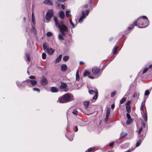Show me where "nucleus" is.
Returning a JSON list of instances; mask_svg holds the SVG:
<instances>
[{
  "mask_svg": "<svg viewBox=\"0 0 152 152\" xmlns=\"http://www.w3.org/2000/svg\"><path fill=\"white\" fill-rule=\"evenodd\" d=\"M149 24V21L146 16H143L139 18L134 22L133 25L139 28H144L147 26Z\"/></svg>",
  "mask_w": 152,
  "mask_h": 152,
  "instance_id": "1",
  "label": "nucleus"
},
{
  "mask_svg": "<svg viewBox=\"0 0 152 152\" xmlns=\"http://www.w3.org/2000/svg\"><path fill=\"white\" fill-rule=\"evenodd\" d=\"M53 19L54 20L56 26V27H58L60 30L62 34L63 35L65 36V32H67L68 31V28L63 23V21H61L59 23L58 21L56 18L55 16H53Z\"/></svg>",
  "mask_w": 152,
  "mask_h": 152,
  "instance_id": "2",
  "label": "nucleus"
},
{
  "mask_svg": "<svg viewBox=\"0 0 152 152\" xmlns=\"http://www.w3.org/2000/svg\"><path fill=\"white\" fill-rule=\"evenodd\" d=\"M73 95L71 94H66L61 97L58 98V101L60 103H66L74 99Z\"/></svg>",
  "mask_w": 152,
  "mask_h": 152,
  "instance_id": "3",
  "label": "nucleus"
},
{
  "mask_svg": "<svg viewBox=\"0 0 152 152\" xmlns=\"http://www.w3.org/2000/svg\"><path fill=\"white\" fill-rule=\"evenodd\" d=\"M99 68L96 67H93L92 69V72L94 75H97L95 77L97 78L102 73V71L101 72H99Z\"/></svg>",
  "mask_w": 152,
  "mask_h": 152,
  "instance_id": "4",
  "label": "nucleus"
},
{
  "mask_svg": "<svg viewBox=\"0 0 152 152\" xmlns=\"http://www.w3.org/2000/svg\"><path fill=\"white\" fill-rule=\"evenodd\" d=\"M53 15V11L52 10H48L46 13L45 17L46 20L48 21H50Z\"/></svg>",
  "mask_w": 152,
  "mask_h": 152,
  "instance_id": "5",
  "label": "nucleus"
},
{
  "mask_svg": "<svg viewBox=\"0 0 152 152\" xmlns=\"http://www.w3.org/2000/svg\"><path fill=\"white\" fill-rule=\"evenodd\" d=\"M89 93L91 95H94V96L93 98V99L96 100L97 98L98 91L97 90L95 89L94 90H89Z\"/></svg>",
  "mask_w": 152,
  "mask_h": 152,
  "instance_id": "6",
  "label": "nucleus"
},
{
  "mask_svg": "<svg viewBox=\"0 0 152 152\" xmlns=\"http://www.w3.org/2000/svg\"><path fill=\"white\" fill-rule=\"evenodd\" d=\"M25 82L26 83V85L29 86H30L29 83H31L32 86H34L37 83V81L35 80H25Z\"/></svg>",
  "mask_w": 152,
  "mask_h": 152,
  "instance_id": "7",
  "label": "nucleus"
},
{
  "mask_svg": "<svg viewBox=\"0 0 152 152\" xmlns=\"http://www.w3.org/2000/svg\"><path fill=\"white\" fill-rule=\"evenodd\" d=\"M82 16L78 20L80 23H82L83 21V20L85 19L86 17L84 11L83 10L82 11Z\"/></svg>",
  "mask_w": 152,
  "mask_h": 152,
  "instance_id": "8",
  "label": "nucleus"
},
{
  "mask_svg": "<svg viewBox=\"0 0 152 152\" xmlns=\"http://www.w3.org/2000/svg\"><path fill=\"white\" fill-rule=\"evenodd\" d=\"M25 81L22 82L17 81L16 84L18 86L19 88H21L24 86L26 83L25 82Z\"/></svg>",
  "mask_w": 152,
  "mask_h": 152,
  "instance_id": "9",
  "label": "nucleus"
},
{
  "mask_svg": "<svg viewBox=\"0 0 152 152\" xmlns=\"http://www.w3.org/2000/svg\"><path fill=\"white\" fill-rule=\"evenodd\" d=\"M41 83L42 86H45L48 83V82L47 79L44 76H43L42 77L41 81Z\"/></svg>",
  "mask_w": 152,
  "mask_h": 152,
  "instance_id": "10",
  "label": "nucleus"
},
{
  "mask_svg": "<svg viewBox=\"0 0 152 152\" xmlns=\"http://www.w3.org/2000/svg\"><path fill=\"white\" fill-rule=\"evenodd\" d=\"M43 3L45 4L46 5H53V1L52 0H45L44 1Z\"/></svg>",
  "mask_w": 152,
  "mask_h": 152,
  "instance_id": "11",
  "label": "nucleus"
},
{
  "mask_svg": "<svg viewBox=\"0 0 152 152\" xmlns=\"http://www.w3.org/2000/svg\"><path fill=\"white\" fill-rule=\"evenodd\" d=\"M148 67H144L143 70H141L139 72L140 74L142 75L145 73L148 70Z\"/></svg>",
  "mask_w": 152,
  "mask_h": 152,
  "instance_id": "12",
  "label": "nucleus"
},
{
  "mask_svg": "<svg viewBox=\"0 0 152 152\" xmlns=\"http://www.w3.org/2000/svg\"><path fill=\"white\" fill-rule=\"evenodd\" d=\"M50 55H52L54 52V50L52 48H49L46 51Z\"/></svg>",
  "mask_w": 152,
  "mask_h": 152,
  "instance_id": "13",
  "label": "nucleus"
},
{
  "mask_svg": "<svg viewBox=\"0 0 152 152\" xmlns=\"http://www.w3.org/2000/svg\"><path fill=\"white\" fill-rule=\"evenodd\" d=\"M58 15L61 19H63L64 18V13L63 11H60L58 14Z\"/></svg>",
  "mask_w": 152,
  "mask_h": 152,
  "instance_id": "14",
  "label": "nucleus"
},
{
  "mask_svg": "<svg viewBox=\"0 0 152 152\" xmlns=\"http://www.w3.org/2000/svg\"><path fill=\"white\" fill-rule=\"evenodd\" d=\"M67 68L66 64H63L61 66V70L62 72H65Z\"/></svg>",
  "mask_w": 152,
  "mask_h": 152,
  "instance_id": "15",
  "label": "nucleus"
},
{
  "mask_svg": "<svg viewBox=\"0 0 152 152\" xmlns=\"http://www.w3.org/2000/svg\"><path fill=\"white\" fill-rule=\"evenodd\" d=\"M62 57V55H59L58 57L56 59L55 61V64H57L59 63L61 61Z\"/></svg>",
  "mask_w": 152,
  "mask_h": 152,
  "instance_id": "16",
  "label": "nucleus"
},
{
  "mask_svg": "<svg viewBox=\"0 0 152 152\" xmlns=\"http://www.w3.org/2000/svg\"><path fill=\"white\" fill-rule=\"evenodd\" d=\"M31 32L33 33L34 34H36L37 32L36 29L33 25H32V27L31 30Z\"/></svg>",
  "mask_w": 152,
  "mask_h": 152,
  "instance_id": "17",
  "label": "nucleus"
},
{
  "mask_svg": "<svg viewBox=\"0 0 152 152\" xmlns=\"http://www.w3.org/2000/svg\"><path fill=\"white\" fill-rule=\"evenodd\" d=\"M118 46H115L113 49V54L115 55L116 54L117 49L118 48Z\"/></svg>",
  "mask_w": 152,
  "mask_h": 152,
  "instance_id": "18",
  "label": "nucleus"
},
{
  "mask_svg": "<svg viewBox=\"0 0 152 152\" xmlns=\"http://www.w3.org/2000/svg\"><path fill=\"white\" fill-rule=\"evenodd\" d=\"M145 99H144L143 102H142L141 103V106L140 107V110L141 112L143 111V108L145 106Z\"/></svg>",
  "mask_w": 152,
  "mask_h": 152,
  "instance_id": "19",
  "label": "nucleus"
},
{
  "mask_svg": "<svg viewBox=\"0 0 152 152\" xmlns=\"http://www.w3.org/2000/svg\"><path fill=\"white\" fill-rule=\"evenodd\" d=\"M66 87L67 85L66 83H61V85L60 87L61 89H64L66 88Z\"/></svg>",
  "mask_w": 152,
  "mask_h": 152,
  "instance_id": "20",
  "label": "nucleus"
},
{
  "mask_svg": "<svg viewBox=\"0 0 152 152\" xmlns=\"http://www.w3.org/2000/svg\"><path fill=\"white\" fill-rule=\"evenodd\" d=\"M51 91L53 92H56L58 91V89L54 87H52L51 88Z\"/></svg>",
  "mask_w": 152,
  "mask_h": 152,
  "instance_id": "21",
  "label": "nucleus"
},
{
  "mask_svg": "<svg viewBox=\"0 0 152 152\" xmlns=\"http://www.w3.org/2000/svg\"><path fill=\"white\" fill-rule=\"evenodd\" d=\"M110 112V107L107 108L106 110V116H109Z\"/></svg>",
  "mask_w": 152,
  "mask_h": 152,
  "instance_id": "22",
  "label": "nucleus"
},
{
  "mask_svg": "<svg viewBox=\"0 0 152 152\" xmlns=\"http://www.w3.org/2000/svg\"><path fill=\"white\" fill-rule=\"evenodd\" d=\"M127 135V133L126 132H121L120 135L121 138H123L125 137Z\"/></svg>",
  "mask_w": 152,
  "mask_h": 152,
  "instance_id": "23",
  "label": "nucleus"
},
{
  "mask_svg": "<svg viewBox=\"0 0 152 152\" xmlns=\"http://www.w3.org/2000/svg\"><path fill=\"white\" fill-rule=\"evenodd\" d=\"M32 20L34 25L35 24V18L34 13L32 12Z\"/></svg>",
  "mask_w": 152,
  "mask_h": 152,
  "instance_id": "24",
  "label": "nucleus"
},
{
  "mask_svg": "<svg viewBox=\"0 0 152 152\" xmlns=\"http://www.w3.org/2000/svg\"><path fill=\"white\" fill-rule=\"evenodd\" d=\"M126 97H125V96H124L122 99L120 101V104H121L124 103V102L126 101Z\"/></svg>",
  "mask_w": 152,
  "mask_h": 152,
  "instance_id": "25",
  "label": "nucleus"
},
{
  "mask_svg": "<svg viewBox=\"0 0 152 152\" xmlns=\"http://www.w3.org/2000/svg\"><path fill=\"white\" fill-rule=\"evenodd\" d=\"M143 124V127L145 129V131H146L148 129L147 125V123H143V122H142Z\"/></svg>",
  "mask_w": 152,
  "mask_h": 152,
  "instance_id": "26",
  "label": "nucleus"
},
{
  "mask_svg": "<svg viewBox=\"0 0 152 152\" xmlns=\"http://www.w3.org/2000/svg\"><path fill=\"white\" fill-rule=\"evenodd\" d=\"M126 110L128 113H130L131 112V107L130 105H126Z\"/></svg>",
  "mask_w": 152,
  "mask_h": 152,
  "instance_id": "27",
  "label": "nucleus"
},
{
  "mask_svg": "<svg viewBox=\"0 0 152 152\" xmlns=\"http://www.w3.org/2000/svg\"><path fill=\"white\" fill-rule=\"evenodd\" d=\"M90 74V72H89L86 71L83 73V75L84 77H86L87 76L89 75Z\"/></svg>",
  "mask_w": 152,
  "mask_h": 152,
  "instance_id": "28",
  "label": "nucleus"
},
{
  "mask_svg": "<svg viewBox=\"0 0 152 152\" xmlns=\"http://www.w3.org/2000/svg\"><path fill=\"white\" fill-rule=\"evenodd\" d=\"M142 117L145 121L146 122L147 121V115L146 114H144L142 115Z\"/></svg>",
  "mask_w": 152,
  "mask_h": 152,
  "instance_id": "29",
  "label": "nucleus"
},
{
  "mask_svg": "<svg viewBox=\"0 0 152 152\" xmlns=\"http://www.w3.org/2000/svg\"><path fill=\"white\" fill-rule=\"evenodd\" d=\"M78 70H77L76 73V80L79 81L80 80V77L78 74Z\"/></svg>",
  "mask_w": 152,
  "mask_h": 152,
  "instance_id": "30",
  "label": "nucleus"
},
{
  "mask_svg": "<svg viewBox=\"0 0 152 152\" xmlns=\"http://www.w3.org/2000/svg\"><path fill=\"white\" fill-rule=\"evenodd\" d=\"M89 102L88 101H85L84 102V104L86 108H88V107Z\"/></svg>",
  "mask_w": 152,
  "mask_h": 152,
  "instance_id": "31",
  "label": "nucleus"
},
{
  "mask_svg": "<svg viewBox=\"0 0 152 152\" xmlns=\"http://www.w3.org/2000/svg\"><path fill=\"white\" fill-rule=\"evenodd\" d=\"M95 148V147H93L90 148L88 149L85 152H90L94 150Z\"/></svg>",
  "mask_w": 152,
  "mask_h": 152,
  "instance_id": "32",
  "label": "nucleus"
},
{
  "mask_svg": "<svg viewBox=\"0 0 152 152\" xmlns=\"http://www.w3.org/2000/svg\"><path fill=\"white\" fill-rule=\"evenodd\" d=\"M141 139H139L138 140V141L137 142V143H136V147H137L138 146H139L140 143H141Z\"/></svg>",
  "mask_w": 152,
  "mask_h": 152,
  "instance_id": "33",
  "label": "nucleus"
},
{
  "mask_svg": "<svg viewBox=\"0 0 152 152\" xmlns=\"http://www.w3.org/2000/svg\"><path fill=\"white\" fill-rule=\"evenodd\" d=\"M26 56L27 58V60L28 61H30L31 60L30 57L29 56V55L27 53H26Z\"/></svg>",
  "mask_w": 152,
  "mask_h": 152,
  "instance_id": "34",
  "label": "nucleus"
},
{
  "mask_svg": "<svg viewBox=\"0 0 152 152\" xmlns=\"http://www.w3.org/2000/svg\"><path fill=\"white\" fill-rule=\"evenodd\" d=\"M69 59V57L68 56H65L63 57V59L65 61H67Z\"/></svg>",
  "mask_w": 152,
  "mask_h": 152,
  "instance_id": "35",
  "label": "nucleus"
},
{
  "mask_svg": "<svg viewBox=\"0 0 152 152\" xmlns=\"http://www.w3.org/2000/svg\"><path fill=\"white\" fill-rule=\"evenodd\" d=\"M70 12V11L69 10L66 11V15L67 17H68L70 15V14L69 13Z\"/></svg>",
  "mask_w": 152,
  "mask_h": 152,
  "instance_id": "36",
  "label": "nucleus"
},
{
  "mask_svg": "<svg viewBox=\"0 0 152 152\" xmlns=\"http://www.w3.org/2000/svg\"><path fill=\"white\" fill-rule=\"evenodd\" d=\"M58 39H59L61 40H62L64 39V38L62 37V35L61 34L58 35Z\"/></svg>",
  "mask_w": 152,
  "mask_h": 152,
  "instance_id": "37",
  "label": "nucleus"
},
{
  "mask_svg": "<svg viewBox=\"0 0 152 152\" xmlns=\"http://www.w3.org/2000/svg\"><path fill=\"white\" fill-rule=\"evenodd\" d=\"M72 113L74 115H77L78 113V111L76 110H74L72 111Z\"/></svg>",
  "mask_w": 152,
  "mask_h": 152,
  "instance_id": "38",
  "label": "nucleus"
},
{
  "mask_svg": "<svg viewBox=\"0 0 152 152\" xmlns=\"http://www.w3.org/2000/svg\"><path fill=\"white\" fill-rule=\"evenodd\" d=\"M46 54L45 53H43L42 54V58L43 59H45L46 58Z\"/></svg>",
  "mask_w": 152,
  "mask_h": 152,
  "instance_id": "39",
  "label": "nucleus"
},
{
  "mask_svg": "<svg viewBox=\"0 0 152 152\" xmlns=\"http://www.w3.org/2000/svg\"><path fill=\"white\" fill-rule=\"evenodd\" d=\"M69 20V22H70L73 28H74L75 27H76V25H74L72 22V19H70Z\"/></svg>",
  "mask_w": 152,
  "mask_h": 152,
  "instance_id": "40",
  "label": "nucleus"
},
{
  "mask_svg": "<svg viewBox=\"0 0 152 152\" xmlns=\"http://www.w3.org/2000/svg\"><path fill=\"white\" fill-rule=\"evenodd\" d=\"M33 90L34 91H36L38 92H40V89L37 88H33Z\"/></svg>",
  "mask_w": 152,
  "mask_h": 152,
  "instance_id": "41",
  "label": "nucleus"
},
{
  "mask_svg": "<svg viewBox=\"0 0 152 152\" xmlns=\"http://www.w3.org/2000/svg\"><path fill=\"white\" fill-rule=\"evenodd\" d=\"M150 94L149 91L148 90H146L145 93V96H148Z\"/></svg>",
  "mask_w": 152,
  "mask_h": 152,
  "instance_id": "42",
  "label": "nucleus"
},
{
  "mask_svg": "<svg viewBox=\"0 0 152 152\" xmlns=\"http://www.w3.org/2000/svg\"><path fill=\"white\" fill-rule=\"evenodd\" d=\"M129 120L127 121H126V124L127 125H128L130 124L132 122V120Z\"/></svg>",
  "mask_w": 152,
  "mask_h": 152,
  "instance_id": "43",
  "label": "nucleus"
},
{
  "mask_svg": "<svg viewBox=\"0 0 152 152\" xmlns=\"http://www.w3.org/2000/svg\"><path fill=\"white\" fill-rule=\"evenodd\" d=\"M116 92L115 91L112 92L111 94V97H113L116 94Z\"/></svg>",
  "mask_w": 152,
  "mask_h": 152,
  "instance_id": "44",
  "label": "nucleus"
},
{
  "mask_svg": "<svg viewBox=\"0 0 152 152\" xmlns=\"http://www.w3.org/2000/svg\"><path fill=\"white\" fill-rule=\"evenodd\" d=\"M129 113H127L126 114V116L128 120H131V117L130 115L129 114Z\"/></svg>",
  "mask_w": 152,
  "mask_h": 152,
  "instance_id": "45",
  "label": "nucleus"
},
{
  "mask_svg": "<svg viewBox=\"0 0 152 152\" xmlns=\"http://www.w3.org/2000/svg\"><path fill=\"white\" fill-rule=\"evenodd\" d=\"M43 46L44 50L45 51H46L47 49H48V48H47L46 45L45 44H43Z\"/></svg>",
  "mask_w": 152,
  "mask_h": 152,
  "instance_id": "46",
  "label": "nucleus"
},
{
  "mask_svg": "<svg viewBox=\"0 0 152 152\" xmlns=\"http://www.w3.org/2000/svg\"><path fill=\"white\" fill-rule=\"evenodd\" d=\"M133 29V28H132L131 26H129L128 28L127 29V30H128V32H129V33L130 32V31H129L132 30Z\"/></svg>",
  "mask_w": 152,
  "mask_h": 152,
  "instance_id": "47",
  "label": "nucleus"
},
{
  "mask_svg": "<svg viewBox=\"0 0 152 152\" xmlns=\"http://www.w3.org/2000/svg\"><path fill=\"white\" fill-rule=\"evenodd\" d=\"M52 35V33L50 32H48L47 33V35L48 37L51 36Z\"/></svg>",
  "mask_w": 152,
  "mask_h": 152,
  "instance_id": "48",
  "label": "nucleus"
},
{
  "mask_svg": "<svg viewBox=\"0 0 152 152\" xmlns=\"http://www.w3.org/2000/svg\"><path fill=\"white\" fill-rule=\"evenodd\" d=\"M142 130V127H140L138 131V134H140Z\"/></svg>",
  "mask_w": 152,
  "mask_h": 152,
  "instance_id": "49",
  "label": "nucleus"
},
{
  "mask_svg": "<svg viewBox=\"0 0 152 152\" xmlns=\"http://www.w3.org/2000/svg\"><path fill=\"white\" fill-rule=\"evenodd\" d=\"M29 78L31 79H34L35 78V77L34 76H29Z\"/></svg>",
  "mask_w": 152,
  "mask_h": 152,
  "instance_id": "50",
  "label": "nucleus"
},
{
  "mask_svg": "<svg viewBox=\"0 0 152 152\" xmlns=\"http://www.w3.org/2000/svg\"><path fill=\"white\" fill-rule=\"evenodd\" d=\"M89 12V10H87L86 11V16L88 15Z\"/></svg>",
  "mask_w": 152,
  "mask_h": 152,
  "instance_id": "51",
  "label": "nucleus"
},
{
  "mask_svg": "<svg viewBox=\"0 0 152 152\" xmlns=\"http://www.w3.org/2000/svg\"><path fill=\"white\" fill-rule=\"evenodd\" d=\"M137 94L136 93H134L133 96L134 98L137 97Z\"/></svg>",
  "mask_w": 152,
  "mask_h": 152,
  "instance_id": "52",
  "label": "nucleus"
},
{
  "mask_svg": "<svg viewBox=\"0 0 152 152\" xmlns=\"http://www.w3.org/2000/svg\"><path fill=\"white\" fill-rule=\"evenodd\" d=\"M109 116H106V118L105 119V121H107L108 119Z\"/></svg>",
  "mask_w": 152,
  "mask_h": 152,
  "instance_id": "53",
  "label": "nucleus"
},
{
  "mask_svg": "<svg viewBox=\"0 0 152 152\" xmlns=\"http://www.w3.org/2000/svg\"><path fill=\"white\" fill-rule=\"evenodd\" d=\"M130 101H129V100L127 102V103H126V105H130Z\"/></svg>",
  "mask_w": 152,
  "mask_h": 152,
  "instance_id": "54",
  "label": "nucleus"
},
{
  "mask_svg": "<svg viewBox=\"0 0 152 152\" xmlns=\"http://www.w3.org/2000/svg\"><path fill=\"white\" fill-rule=\"evenodd\" d=\"M88 77L91 79H94L95 78L94 76L90 75L88 76Z\"/></svg>",
  "mask_w": 152,
  "mask_h": 152,
  "instance_id": "55",
  "label": "nucleus"
},
{
  "mask_svg": "<svg viewBox=\"0 0 152 152\" xmlns=\"http://www.w3.org/2000/svg\"><path fill=\"white\" fill-rule=\"evenodd\" d=\"M61 7L64 10L65 9V6L63 4H61Z\"/></svg>",
  "mask_w": 152,
  "mask_h": 152,
  "instance_id": "56",
  "label": "nucleus"
},
{
  "mask_svg": "<svg viewBox=\"0 0 152 152\" xmlns=\"http://www.w3.org/2000/svg\"><path fill=\"white\" fill-rule=\"evenodd\" d=\"M66 0H57V1L59 2H63L65 1Z\"/></svg>",
  "mask_w": 152,
  "mask_h": 152,
  "instance_id": "57",
  "label": "nucleus"
},
{
  "mask_svg": "<svg viewBox=\"0 0 152 152\" xmlns=\"http://www.w3.org/2000/svg\"><path fill=\"white\" fill-rule=\"evenodd\" d=\"M148 69H151V68H152V64L150 65L148 67Z\"/></svg>",
  "mask_w": 152,
  "mask_h": 152,
  "instance_id": "58",
  "label": "nucleus"
},
{
  "mask_svg": "<svg viewBox=\"0 0 152 152\" xmlns=\"http://www.w3.org/2000/svg\"><path fill=\"white\" fill-rule=\"evenodd\" d=\"M113 145V142H111L109 146L110 147H111Z\"/></svg>",
  "mask_w": 152,
  "mask_h": 152,
  "instance_id": "59",
  "label": "nucleus"
},
{
  "mask_svg": "<svg viewBox=\"0 0 152 152\" xmlns=\"http://www.w3.org/2000/svg\"><path fill=\"white\" fill-rule=\"evenodd\" d=\"M115 107V105L114 104H112L111 106V108L112 109H113Z\"/></svg>",
  "mask_w": 152,
  "mask_h": 152,
  "instance_id": "60",
  "label": "nucleus"
},
{
  "mask_svg": "<svg viewBox=\"0 0 152 152\" xmlns=\"http://www.w3.org/2000/svg\"><path fill=\"white\" fill-rule=\"evenodd\" d=\"M75 128H76V130H75V132H77L78 130V128L77 126H75Z\"/></svg>",
  "mask_w": 152,
  "mask_h": 152,
  "instance_id": "61",
  "label": "nucleus"
},
{
  "mask_svg": "<svg viewBox=\"0 0 152 152\" xmlns=\"http://www.w3.org/2000/svg\"><path fill=\"white\" fill-rule=\"evenodd\" d=\"M84 7L85 8H87L88 7V5L87 4H86L84 6Z\"/></svg>",
  "mask_w": 152,
  "mask_h": 152,
  "instance_id": "62",
  "label": "nucleus"
},
{
  "mask_svg": "<svg viewBox=\"0 0 152 152\" xmlns=\"http://www.w3.org/2000/svg\"><path fill=\"white\" fill-rule=\"evenodd\" d=\"M133 150V149H129V150H127L126 151H127V152H129V151H132Z\"/></svg>",
  "mask_w": 152,
  "mask_h": 152,
  "instance_id": "63",
  "label": "nucleus"
},
{
  "mask_svg": "<svg viewBox=\"0 0 152 152\" xmlns=\"http://www.w3.org/2000/svg\"><path fill=\"white\" fill-rule=\"evenodd\" d=\"M83 64V62L82 61H81L80 62V65H82Z\"/></svg>",
  "mask_w": 152,
  "mask_h": 152,
  "instance_id": "64",
  "label": "nucleus"
}]
</instances>
